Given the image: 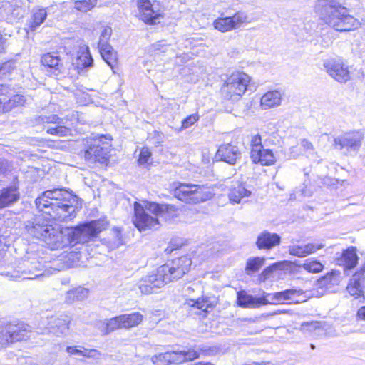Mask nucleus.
Returning <instances> with one entry per match:
<instances>
[{
	"instance_id": "f257e3e1",
	"label": "nucleus",
	"mask_w": 365,
	"mask_h": 365,
	"mask_svg": "<svg viewBox=\"0 0 365 365\" xmlns=\"http://www.w3.org/2000/svg\"><path fill=\"white\" fill-rule=\"evenodd\" d=\"M50 220L36 217L32 222H29L26 229L29 234L43 240L51 250L64 249L68 243H85L96 236L108 226L106 220L91 221L81 225L73 230H64L60 226H53Z\"/></svg>"
},
{
	"instance_id": "f03ea898",
	"label": "nucleus",
	"mask_w": 365,
	"mask_h": 365,
	"mask_svg": "<svg viewBox=\"0 0 365 365\" xmlns=\"http://www.w3.org/2000/svg\"><path fill=\"white\" fill-rule=\"evenodd\" d=\"M35 203L40 212L58 222L71 220L81 208L79 198L63 188L44 191L36 199Z\"/></svg>"
},
{
	"instance_id": "7ed1b4c3",
	"label": "nucleus",
	"mask_w": 365,
	"mask_h": 365,
	"mask_svg": "<svg viewBox=\"0 0 365 365\" xmlns=\"http://www.w3.org/2000/svg\"><path fill=\"white\" fill-rule=\"evenodd\" d=\"M191 265L192 260L188 254L169 261L159 267L155 273L143 277L139 282V289L143 294H151L155 289L182 278L189 272Z\"/></svg>"
},
{
	"instance_id": "20e7f679",
	"label": "nucleus",
	"mask_w": 365,
	"mask_h": 365,
	"mask_svg": "<svg viewBox=\"0 0 365 365\" xmlns=\"http://www.w3.org/2000/svg\"><path fill=\"white\" fill-rule=\"evenodd\" d=\"M314 11L326 24L339 31L354 30L360 24L337 0H318Z\"/></svg>"
},
{
	"instance_id": "39448f33",
	"label": "nucleus",
	"mask_w": 365,
	"mask_h": 365,
	"mask_svg": "<svg viewBox=\"0 0 365 365\" xmlns=\"http://www.w3.org/2000/svg\"><path fill=\"white\" fill-rule=\"evenodd\" d=\"M175 206L167 204H158L144 201L143 204L135 202L133 222L140 232L157 228L159 225L158 217L165 220L176 216Z\"/></svg>"
},
{
	"instance_id": "423d86ee",
	"label": "nucleus",
	"mask_w": 365,
	"mask_h": 365,
	"mask_svg": "<svg viewBox=\"0 0 365 365\" xmlns=\"http://www.w3.org/2000/svg\"><path fill=\"white\" fill-rule=\"evenodd\" d=\"M174 195L180 200L188 204H198L212 198L213 193L205 186L180 183L175 187Z\"/></svg>"
},
{
	"instance_id": "0eeeda50",
	"label": "nucleus",
	"mask_w": 365,
	"mask_h": 365,
	"mask_svg": "<svg viewBox=\"0 0 365 365\" xmlns=\"http://www.w3.org/2000/svg\"><path fill=\"white\" fill-rule=\"evenodd\" d=\"M250 76L243 72H236L227 77L222 86L221 91L227 99L237 101L245 93Z\"/></svg>"
},
{
	"instance_id": "6e6552de",
	"label": "nucleus",
	"mask_w": 365,
	"mask_h": 365,
	"mask_svg": "<svg viewBox=\"0 0 365 365\" xmlns=\"http://www.w3.org/2000/svg\"><path fill=\"white\" fill-rule=\"evenodd\" d=\"M110 139L105 135L95 136L88 139L87 148L85 150V159L91 163H103L108 158L110 150Z\"/></svg>"
},
{
	"instance_id": "1a4fd4ad",
	"label": "nucleus",
	"mask_w": 365,
	"mask_h": 365,
	"mask_svg": "<svg viewBox=\"0 0 365 365\" xmlns=\"http://www.w3.org/2000/svg\"><path fill=\"white\" fill-rule=\"evenodd\" d=\"M199 358V354L194 349L187 350H171L155 355L152 361L156 365H168L172 363L180 364L193 361Z\"/></svg>"
},
{
	"instance_id": "9d476101",
	"label": "nucleus",
	"mask_w": 365,
	"mask_h": 365,
	"mask_svg": "<svg viewBox=\"0 0 365 365\" xmlns=\"http://www.w3.org/2000/svg\"><path fill=\"white\" fill-rule=\"evenodd\" d=\"M90 252H60L53 259L51 268L60 271L77 266H86Z\"/></svg>"
},
{
	"instance_id": "9b49d317",
	"label": "nucleus",
	"mask_w": 365,
	"mask_h": 365,
	"mask_svg": "<svg viewBox=\"0 0 365 365\" xmlns=\"http://www.w3.org/2000/svg\"><path fill=\"white\" fill-rule=\"evenodd\" d=\"M323 66L327 73L340 83H345L350 78L348 66L339 58H329L324 61Z\"/></svg>"
},
{
	"instance_id": "f8f14e48",
	"label": "nucleus",
	"mask_w": 365,
	"mask_h": 365,
	"mask_svg": "<svg viewBox=\"0 0 365 365\" xmlns=\"http://www.w3.org/2000/svg\"><path fill=\"white\" fill-rule=\"evenodd\" d=\"M302 289H288L282 292L274 293H265V299L268 302V304H298L304 302L306 299H298L296 297L303 294Z\"/></svg>"
},
{
	"instance_id": "ddd939ff",
	"label": "nucleus",
	"mask_w": 365,
	"mask_h": 365,
	"mask_svg": "<svg viewBox=\"0 0 365 365\" xmlns=\"http://www.w3.org/2000/svg\"><path fill=\"white\" fill-rule=\"evenodd\" d=\"M138 16L140 20L148 24H155L161 16L158 4L151 3L150 0H138Z\"/></svg>"
},
{
	"instance_id": "4468645a",
	"label": "nucleus",
	"mask_w": 365,
	"mask_h": 365,
	"mask_svg": "<svg viewBox=\"0 0 365 365\" xmlns=\"http://www.w3.org/2000/svg\"><path fill=\"white\" fill-rule=\"evenodd\" d=\"M242 152L237 145L224 143L221 144L216 152L217 160L223 161L230 165H234L241 160Z\"/></svg>"
},
{
	"instance_id": "2eb2a0df",
	"label": "nucleus",
	"mask_w": 365,
	"mask_h": 365,
	"mask_svg": "<svg viewBox=\"0 0 365 365\" xmlns=\"http://www.w3.org/2000/svg\"><path fill=\"white\" fill-rule=\"evenodd\" d=\"M362 140V135L359 132H350L342 134L334 139L336 148L339 149L357 150Z\"/></svg>"
},
{
	"instance_id": "dca6fc26",
	"label": "nucleus",
	"mask_w": 365,
	"mask_h": 365,
	"mask_svg": "<svg viewBox=\"0 0 365 365\" xmlns=\"http://www.w3.org/2000/svg\"><path fill=\"white\" fill-rule=\"evenodd\" d=\"M20 197L17 178H15L13 184L1 190L0 194V209L9 206L17 202Z\"/></svg>"
},
{
	"instance_id": "f3484780",
	"label": "nucleus",
	"mask_w": 365,
	"mask_h": 365,
	"mask_svg": "<svg viewBox=\"0 0 365 365\" xmlns=\"http://www.w3.org/2000/svg\"><path fill=\"white\" fill-rule=\"evenodd\" d=\"M252 192L239 182H233L228 188V198L232 204H239L245 202V198L251 195Z\"/></svg>"
},
{
	"instance_id": "a211bd4d",
	"label": "nucleus",
	"mask_w": 365,
	"mask_h": 365,
	"mask_svg": "<svg viewBox=\"0 0 365 365\" xmlns=\"http://www.w3.org/2000/svg\"><path fill=\"white\" fill-rule=\"evenodd\" d=\"M237 303L239 306L247 308H257L261 305L268 304L264 293L260 297H255L244 290L237 292Z\"/></svg>"
},
{
	"instance_id": "6ab92c4d",
	"label": "nucleus",
	"mask_w": 365,
	"mask_h": 365,
	"mask_svg": "<svg viewBox=\"0 0 365 365\" xmlns=\"http://www.w3.org/2000/svg\"><path fill=\"white\" fill-rule=\"evenodd\" d=\"M41 63L51 75L57 76L62 73L63 65L58 56L46 53L41 57Z\"/></svg>"
},
{
	"instance_id": "aec40b11",
	"label": "nucleus",
	"mask_w": 365,
	"mask_h": 365,
	"mask_svg": "<svg viewBox=\"0 0 365 365\" xmlns=\"http://www.w3.org/2000/svg\"><path fill=\"white\" fill-rule=\"evenodd\" d=\"M280 242L281 237L277 234L264 231L258 235L256 244L260 250H271Z\"/></svg>"
},
{
	"instance_id": "412c9836",
	"label": "nucleus",
	"mask_w": 365,
	"mask_h": 365,
	"mask_svg": "<svg viewBox=\"0 0 365 365\" xmlns=\"http://www.w3.org/2000/svg\"><path fill=\"white\" fill-rule=\"evenodd\" d=\"M42 122L43 123H54L58 124L55 127L49 126L47 128L46 131L48 133L58 136H67L70 135L71 130L66 126L59 125L61 123L60 118L56 115L50 116L42 117Z\"/></svg>"
},
{
	"instance_id": "4be33fe9",
	"label": "nucleus",
	"mask_w": 365,
	"mask_h": 365,
	"mask_svg": "<svg viewBox=\"0 0 365 365\" xmlns=\"http://www.w3.org/2000/svg\"><path fill=\"white\" fill-rule=\"evenodd\" d=\"M93 60L88 46L82 44L79 46L77 51V57L75 64L78 69L83 70L89 68L93 65Z\"/></svg>"
},
{
	"instance_id": "5701e85b",
	"label": "nucleus",
	"mask_w": 365,
	"mask_h": 365,
	"mask_svg": "<svg viewBox=\"0 0 365 365\" xmlns=\"http://www.w3.org/2000/svg\"><path fill=\"white\" fill-rule=\"evenodd\" d=\"M282 95L279 91H271L264 93L260 100V106L264 110L280 106Z\"/></svg>"
},
{
	"instance_id": "b1692460",
	"label": "nucleus",
	"mask_w": 365,
	"mask_h": 365,
	"mask_svg": "<svg viewBox=\"0 0 365 365\" xmlns=\"http://www.w3.org/2000/svg\"><path fill=\"white\" fill-rule=\"evenodd\" d=\"M346 290L351 296L354 297L356 299L364 297V290L361 284L360 274L359 272H355L349 279Z\"/></svg>"
},
{
	"instance_id": "393cba45",
	"label": "nucleus",
	"mask_w": 365,
	"mask_h": 365,
	"mask_svg": "<svg viewBox=\"0 0 365 365\" xmlns=\"http://www.w3.org/2000/svg\"><path fill=\"white\" fill-rule=\"evenodd\" d=\"M255 158V155L250 156L255 163H260L262 165H271L275 163L277 158L273 151L269 149L262 148Z\"/></svg>"
},
{
	"instance_id": "a878e982",
	"label": "nucleus",
	"mask_w": 365,
	"mask_h": 365,
	"mask_svg": "<svg viewBox=\"0 0 365 365\" xmlns=\"http://www.w3.org/2000/svg\"><path fill=\"white\" fill-rule=\"evenodd\" d=\"M89 290L86 288L78 287L68 291L65 296V302L73 304L76 302L83 301L88 298Z\"/></svg>"
},
{
	"instance_id": "bb28decb",
	"label": "nucleus",
	"mask_w": 365,
	"mask_h": 365,
	"mask_svg": "<svg viewBox=\"0 0 365 365\" xmlns=\"http://www.w3.org/2000/svg\"><path fill=\"white\" fill-rule=\"evenodd\" d=\"M101 56L106 63L113 69L117 63L118 56L116 51L110 46L99 48Z\"/></svg>"
},
{
	"instance_id": "cd10ccee",
	"label": "nucleus",
	"mask_w": 365,
	"mask_h": 365,
	"mask_svg": "<svg viewBox=\"0 0 365 365\" xmlns=\"http://www.w3.org/2000/svg\"><path fill=\"white\" fill-rule=\"evenodd\" d=\"M106 325V333L108 334L117 329H125L123 314L106 319L104 322Z\"/></svg>"
},
{
	"instance_id": "c85d7f7f",
	"label": "nucleus",
	"mask_w": 365,
	"mask_h": 365,
	"mask_svg": "<svg viewBox=\"0 0 365 365\" xmlns=\"http://www.w3.org/2000/svg\"><path fill=\"white\" fill-rule=\"evenodd\" d=\"M125 329H130L138 326L143 322L144 317L140 312H132L123 314Z\"/></svg>"
},
{
	"instance_id": "c756f323",
	"label": "nucleus",
	"mask_w": 365,
	"mask_h": 365,
	"mask_svg": "<svg viewBox=\"0 0 365 365\" xmlns=\"http://www.w3.org/2000/svg\"><path fill=\"white\" fill-rule=\"evenodd\" d=\"M13 328L14 332L11 331L13 343L15 341L26 340L30 337L31 331L27 330L24 325L10 324V329Z\"/></svg>"
},
{
	"instance_id": "7c9ffc66",
	"label": "nucleus",
	"mask_w": 365,
	"mask_h": 365,
	"mask_svg": "<svg viewBox=\"0 0 365 365\" xmlns=\"http://www.w3.org/2000/svg\"><path fill=\"white\" fill-rule=\"evenodd\" d=\"M47 13L44 9H38L34 11V14L29 21V29L34 31L46 19Z\"/></svg>"
},
{
	"instance_id": "2f4dec72",
	"label": "nucleus",
	"mask_w": 365,
	"mask_h": 365,
	"mask_svg": "<svg viewBox=\"0 0 365 365\" xmlns=\"http://www.w3.org/2000/svg\"><path fill=\"white\" fill-rule=\"evenodd\" d=\"M339 264L346 269L354 268L358 262L356 252H342L340 258L338 259Z\"/></svg>"
},
{
	"instance_id": "473e14b6",
	"label": "nucleus",
	"mask_w": 365,
	"mask_h": 365,
	"mask_svg": "<svg viewBox=\"0 0 365 365\" xmlns=\"http://www.w3.org/2000/svg\"><path fill=\"white\" fill-rule=\"evenodd\" d=\"M340 282V273L338 271H332L323 277L319 280V284L327 288H331L334 285L339 284Z\"/></svg>"
},
{
	"instance_id": "72a5a7b5",
	"label": "nucleus",
	"mask_w": 365,
	"mask_h": 365,
	"mask_svg": "<svg viewBox=\"0 0 365 365\" xmlns=\"http://www.w3.org/2000/svg\"><path fill=\"white\" fill-rule=\"evenodd\" d=\"M11 331L14 332L13 328L10 329V324L0 327V348L6 347L13 343Z\"/></svg>"
},
{
	"instance_id": "f704fd0d",
	"label": "nucleus",
	"mask_w": 365,
	"mask_h": 365,
	"mask_svg": "<svg viewBox=\"0 0 365 365\" xmlns=\"http://www.w3.org/2000/svg\"><path fill=\"white\" fill-rule=\"evenodd\" d=\"M213 26L215 29L221 32H227L234 30L230 16L217 18L214 21Z\"/></svg>"
},
{
	"instance_id": "c9c22d12",
	"label": "nucleus",
	"mask_w": 365,
	"mask_h": 365,
	"mask_svg": "<svg viewBox=\"0 0 365 365\" xmlns=\"http://www.w3.org/2000/svg\"><path fill=\"white\" fill-rule=\"evenodd\" d=\"M294 264L298 266L299 268H303L304 270L312 273L319 272L324 267L323 265L317 261L307 260L303 264H299L297 262H294Z\"/></svg>"
},
{
	"instance_id": "e433bc0d",
	"label": "nucleus",
	"mask_w": 365,
	"mask_h": 365,
	"mask_svg": "<svg viewBox=\"0 0 365 365\" xmlns=\"http://www.w3.org/2000/svg\"><path fill=\"white\" fill-rule=\"evenodd\" d=\"M233 29H238L245 24L248 20V16L245 12L238 11L233 16H230Z\"/></svg>"
},
{
	"instance_id": "4c0bfd02",
	"label": "nucleus",
	"mask_w": 365,
	"mask_h": 365,
	"mask_svg": "<svg viewBox=\"0 0 365 365\" xmlns=\"http://www.w3.org/2000/svg\"><path fill=\"white\" fill-rule=\"evenodd\" d=\"M250 156L254 155L255 158L258 155L257 152H259L262 148H263L262 144V138L259 134H255L251 136L250 138Z\"/></svg>"
},
{
	"instance_id": "58836bf2",
	"label": "nucleus",
	"mask_w": 365,
	"mask_h": 365,
	"mask_svg": "<svg viewBox=\"0 0 365 365\" xmlns=\"http://www.w3.org/2000/svg\"><path fill=\"white\" fill-rule=\"evenodd\" d=\"M187 241L182 237H173L165 251H176L178 250L183 249L187 245Z\"/></svg>"
},
{
	"instance_id": "ea45409f",
	"label": "nucleus",
	"mask_w": 365,
	"mask_h": 365,
	"mask_svg": "<svg viewBox=\"0 0 365 365\" xmlns=\"http://www.w3.org/2000/svg\"><path fill=\"white\" fill-rule=\"evenodd\" d=\"M74 7L77 10L86 12L90 11L96 4V0H73Z\"/></svg>"
},
{
	"instance_id": "a19ab883",
	"label": "nucleus",
	"mask_w": 365,
	"mask_h": 365,
	"mask_svg": "<svg viewBox=\"0 0 365 365\" xmlns=\"http://www.w3.org/2000/svg\"><path fill=\"white\" fill-rule=\"evenodd\" d=\"M112 240H110L108 247L111 249H117L119 245L123 244L121 239L120 230L118 227H113L112 230Z\"/></svg>"
},
{
	"instance_id": "79ce46f5",
	"label": "nucleus",
	"mask_w": 365,
	"mask_h": 365,
	"mask_svg": "<svg viewBox=\"0 0 365 365\" xmlns=\"http://www.w3.org/2000/svg\"><path fill=\"white\" fill-rule=\"evenodd\" d=\"M322 327V323L318 321H312L302 323L300 331L304 333H312Z\"/></svg>"
},
{
	"instance_id": "37998d69",
	"label": "nucleus",
	"mask_w": 365,
	"mask_h": 365,
	"mask_svg": "<svg viewBox=\"0 0 365 365\" xmlns=\"http://www.w3.org/2000/svg\"><path fill=\"white\" fill-rule=\"evenodd\" d=\"M112 34V29L110 26H103L101 31L100 38L98 42V48L105 47V46H110L108 42Z\"/></svg>"
},
{
	"instance_id": "c03bdc74",
	"label": "nucleus",
	"mask_w": 365,
	"mask_h": 365,
	"mask_svg": "<svg viewBox=\"0 0 365 365\" xmlns=\"http://www.w3.org/2000/svg\"><path fill=\"white\" fill-rule=\"evenodd\" d=\"M54 326L52 327L56 334H64L68 329V322L64 319H53Z\"/></svg>"
},
{
	"instance_id": "a18cd8bd",
	"label": "nucleus",
	"mask_w": 365,
	"mask_h": 365,
	"mask_svg": "<svg viewBox=\"0 0 365 365\" xmlns=\"http://www.w3.org/2000/svg\"><path fill=\"white\" fill-rule=\"evenodd\" d=\"M264 259L260 257H255L250 259L247 263V270L251 272H257L264 264Z\"/></svg>"
},
{
	"instance_id": "49530a36",
	"label": "nucleus",
	"mask_w": 365,
	"mask_h": 365,
	"mask_svg": "<svg viewBox=\"0 0 365 365\" xmlns=\"http://www.w3.org/2000/svg\"><path fill=\"white\" fill-rule=\"evenodd\" d=\"M151 152L148 148L144 147L141 149L139 158L138 163L141 165H146L151 163Z\"/></svg>"
},
{
	"instance_id": "de8ad7c7",
	"label": "nucleus",
	"mask_w": 365,
	"mask_h": 365,
	"mask_svg": "<svg viewBox=\"0 0 365 365\" xmlns=\"http://www.w3.org/2000/svg\"><path fill=\"white\" fill-rule=\"evenodd\" d=\"M29 253L31 254L32 256L28 257H27L28 259L24 260V267H27L29 269V265H31V267L34 268L36 270L41 269L42 262H39L37 259L36 257L34 256V255H36V252H29Z\"/></svg>"
},
{
	"instance_id": "09e8293b",
	"label": "nucleus",
	"mask_w": 365,
	"mask_h": 365,
	"mask_svg": "<svg viewBox=\"0 0 365 365\" xmlns=\"http://www.w3.org/2000/svg\"><path fill=\"white\" fill-rule=\"evenodd\" d=\"M187 303L188 305L202 309L204 312H207V309L210 307V305L206 301L200 299H197V300L190 299L187 300Z\"/></svg>"
},
{
	"instance_id": "8fccbe9b",
	"label": "nucleus",
	"mask_w": 365,
	"mask_h": 365,
	"mask_svg": "<svg viewBox=\"0 0 365 365\" xmlns=\"http://www.w3.org/2000/svg\"><path fill=\"white\" fill-rule=\"evenodd\" d=\"M324 247V244L314 242V243L307 244V245H304V247L303 245H300V246L298 245L296 247H293L292 251H295L296 249H298V250L304 249L303 251H317L319 250H322Z\"/></svg>"
},
{
	"instance_id": "3c124183",
	"label": "nucleus",
	"mask_w": 365,
	"mask_h": 365,
	"mask_svg": "<svg viewBox=\"0 0 365 365\" xmlns=\"http://www.w3.org/2000/svg\"><path fill=\"white\" fill-rule=\"evenodd\" d=\"M81 356L87 359H100L101 354L96 349H88L82 347Z\"/></svg>"
},
{
	"instance_id": "603ef678",
	"label": "nucleus",
	"mask_w": 365,
	"mask_h": 365,
	"mask_svg": "<svg viewBox=\"0 0 365 365\" xmlns=\"http://www.w3.org/2000/svg\"><path fill=\"white\" fill-rule=\"evenodd\" d=\"M199 120L197 113L192 114L185 118L182 122V128L186 129L192 126L195 123Z\"/></svg>"
},
{
	"instance_id": "864d4df0",
	"label": "nucleus",
	"mask_w": 365,
	"mask_h": 365,
	"mask_svg": "<svg viewBox=\"0 0 365 365\" xmlns=\"http://www.w3.org/2000/svg\"><path fill=\"white\" fill-rule=\"evenodd\" d=\"M199 356L202 354L205 356H215L219 352V349L217 347H202L200 349V351H196Z\"/></svg>"
},
{
	"instance_id": "5fc2aeb1",
	"label": "nucleus",
	"mask_w": 365,
	"mask_h": 365,
	"mask_svg": "<svg viewBox=\"0 0 365 365\" xmlns=\"http://www.w3.org/2000/svg\"><path fill=\"white\" fill-rule=\"evenodd\" d=\"M299 145L305 152H309L310 153L314 151V146L312 143L305 138L300 140Z\"/></svg>"
},
{
	"instance_id": "6e6d98bb",
	"label": "nucleus",
	"mask_w": 365,
	"mask_h": 365,
	"mask_svg": "<svg viewBox=\"0 0 365 365\" xmlns=\"http://www.w3.org/2000/svg\"><path fill=\"white\" fill-rule=\"evenodd\" d=\"M11 101H14L16 106L19 107V106H24V104L26 102V98L24 96L17 94V95H14L11 97Z\"/></svg>"
},
{
	"instance_id": "4d7b16f0",
	"label": "nucleus",
	"mask_w": 365,
	"mask_h": 365,
	"mask_svg": "<svg viewBox=\"0 0 365 365\" xmlns=\"http://www.w3.org/2000/svg\"><path fill=\"white\" fill-rule=\"evenodd\" d=\"M16 107L14 102L11 101V98L9 100L6 99L4 101V106H3V112H9Z\"/></svg>"
},
{
	"instance_id": "13d9d810",
	"label": "nucleus",
	"mask_w": 365,
	"mask_h": 365,
	"mask_svg": "<svg viewBox=\"0 0 365 365\" xmlns=\"http://www.w3.org/2000/svg\"><path fill=\"white\" fill-rule=\"evenodd\" d=\"M67 353L71 355H78L81 356L82 354V348L78 349L77 346H68L66 348Z\"/></svg>"
},
{
	"instance_id": "bf43d9fd",
	"label": "nucleus",
	"mask_w": 365,
	"mask_h": 365,
	"mask_svg": "<svg viewBox=\"0 0 365 365\" xmlns=\"http://www.w3.org/2000/svg\"><path fill=\"white\" fill-rule=\"evenodd\" d=\"M10 92V89L8 86L1 85L0 86V97L6 98Z\"/></svg>"
},
{
	"instance_id": "052dcab7",
	"label": "nucleus",
	"mask_w": 365,
	"mask_h": 365,
	"mask_svg": "<svg viewBox=\"0 0 365 365\" xmlns=\"http://www.w3.org/2000/svg\"><path fill=\"white\" fill-rule=\"evenodd\" d=\"M11 67V63L8 62L4 63L1 68H0V76L5 73V71L7 69H10Z\"/></svg>"
},
{
	"instance_id": "680f3d73",
	"label": "nucleus",
	"mask_w": 365,
	"mask_h": 365,
	"mask_svg": "<svg viewBox=\"0 0 365 365\" xmlns=\"http://www.w3.org/2000/svg\"><path fill=\"white\" fill-rule=\"evenodd\" d=\"M298 147L297 146H293L290 149V153L293 158H297L299 156V153L298 152Z\"/></svg>"
},
{
	"instance_id": "e2e57ef3",
	"label": "nucleus",
	"mask_w": 365,
	"mask_h": 365,
	"mask_svg": "<svg viewBox=\"0 0 365 365\" xmlns=\"http://www.w3.org/2000/svg\"><path fill=\"white\" fill-rule=\"evenodd\" d=\"M358 315L361 319L365 320V307H363L361 309H359V310L358 311Z\"/></svg>"
},
{
	"instance_id": "0e129e2a",
	"label": "nucleus",
	"mask_w": 365,
	"mask_h": 365,
	"mask_svg": "<svg viewBox=\"0 0 365 365\" xmlns=\"http://www.w3.org/2000/svg\"><path fill=\"white\" fill-rule=\"evenodd\" d=\"M41 276H43L42 274H34V276H26V277H23V279H35L41 277Z\"/></svg>"
},
{
	"instance_id": "69168bd1",
	"label": "nucleus",
	"mask_w": 365,
	"mask_h": 365,
	"mask_svg": "<svg viewBox=\"0 0 365 365\" xmlns=\"http://www.w3.org/2000/svg\"><path fill=\"white\" fill-rule=\"evenodd\" d=\"M356 272H359V274H360V278L361 277L362 275H364L365 274V264L363 265L361 268H360V270L359 271H357Z\"/></svg>"
},
{
	"instance_id": "338daca9",
	"label": "nucleus",
	"mask_w": 365,
	"mask_h": 365,
	"mask_svg": "<svg viewBox=\"0 0 365 365\" xmlns=\"http://www.w3.org/2000/svg\"><path fill=\"white\" fill-rule=\"evenodd\" d=\"M250 365H271L269 362H265V361H263V362H261V363H258V362H252V364H250Z\"/></svg>"
},
{
	"instance_id": "774afa93",
	"label": "nucleus",
	"mask_w": 365,
	"mask_h": 365,
	"mask_svg": "<svg viewBox=\"0 0 365 365\" xmlns=\"http://www.w3.org/2000/svg\"><path fill=\"white\" fill-rule=\"evenodd\" d=\"M194 365H214V364L210 362L199 361V362L194 364Z\"/></svg>"
}]
</instances>
